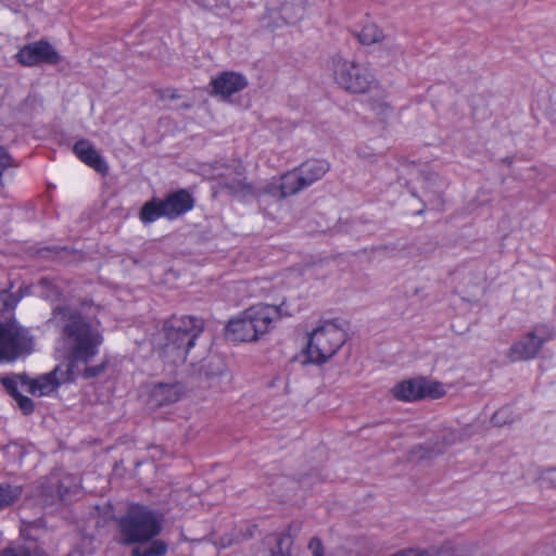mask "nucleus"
Instances as JSON below:
<instances>
[{"instance_id":"nucleus-43","label":"nucleus","mask_w":556,"mask_h":556,"mask_svg":"<svg viewBox=\"0 0 556 556\" xmlns=\"http://www.w3.org/2000/svg\"><path fill=\"white\" fill-rule=\"evenodd\" d=\"M289 5L288 4H283L282 5V14L285 17H289V14H288V11H289Z\"/></svg>"},{"instance_id":"nucleus-9","label":"nucleus","mask_w":556,"mask_h":556,"mask_svg":"<svg viewBox=\"0 0 556 556\" xmlns=\"http://www.w3.org/2000/svg\"><path fill=\"white\" fill-rule=\"evenodd\" d=\"M215 179L219 190L229 194L242 199L255 194L253 185L247 181L244 167L239 163L216 168Z\"/></svg>"},{"instance_id":"nucleus-21","label":"nucleus","mask_w":556,"mask_h":556,"mask_svg":"<svg viewBox=\"0 0 556 556\" xmlns=\"http://www.w3.org/2000/svg\"><path fill=\"white\" fill-rule=\"evenodd\" d=\"M459 440V435L455 431H445L440 434L435 441H429L419 448L425 451V457H432L444 453L451 445Z\"/></svg>"},{"instance_id":"nucleus-16","label":"nucleus","mask_w":556,"mask_h":556,"mask_svg":"<svg viewBox=\"0 0 556 556\" xmlns=\"http://www.w3.org/2000/svg\"><path fill=\"white\" fill-rule=\"evenodd\" d=\"M75 155L98 173L104 175L109 170V166L104 159L98 153L92 143L87 139L78 140L73 148Z\"/></svg>"},{"instance_id":"nucleus-44","label":"nucleus","mask_w":556,"mask_h":556,"mask_svg":"<svg viewBox=\"0 0 556 556\" xmlns=\"http://www.w3.org/2000/svg\"><path fill=\"white\" fill-rule=\"evenodd\" d=\"M190 106H191V104H190V103H184V104L181 105V108H182V109H189Z\"/></svg>"},{"instance_id":"nucleus-4","label":"nucleus","mask_w":556,"mask_h":556,"mask_svg":"<svg viewBox=\"0 0 556 556\" xmlns=\"http://www.w3.org/2000/svg\"><path fill=\"white\" fill-rule=\"evenodd\" d=\"M203 330L202 318L188 315L172 316L164 324L166 336L164 353L173 354L174 363H184Z\"/></svg>"},{"instance_id":"nucleus-17","label":"nucleus","mask_w":556,"mask_h":556,"mask_svg":"<svg viewBox=\"0 0 556 556\" xmlns=\"http://www.w3.org/2000/svg\"><path fill=\"white\" fill-rule=\"evenodd\" d=\"M184 387L178 383H156L150 394V404L162 407L176 403L182 395Z\"/></svg>"},{"instance_id":"nucleus-18","label":"nucleus","mask_w":556,"mask_h":556,"mask_svg":"<svg viewBox=\"0 0 556 556\" xmlns=\"http://www.w3.org/2000/svg\"><path fill=\"white\" fill-rule=\"evenodd\" d=\"M304 181V177L301 176L298 168H294L285 173L280 177V182L270 187V192L279 194L281 198L291 197L307 188Z\"/></svg>"},{"instance_id":"nucleus-5","label":"nucleus","mask_w":556,"mask_h":556,"mask_svg":"<svg viewBox=\"0 0 556 556\" xmlns=\"http://www.w3.org/2000/svg\"><path fill=\"white\" fill-rule=\"evenodd\" d=\"M346 341V333L334 323L327 321L314 329L305 350L308 362L321 365L328 362Z\"/></svg>"},{"instance_id":"nucleus-22","label":"nucleus","mask_w":556,"mask_h":556,"mask_svg":"<svg viewBox=\"0 0 556 556\" xmlns=\"http://www.w3.org/2000/svg\"><path fill=\"white\" fill-rule=\"evenodd\" d=\"M143 224H151L161 217H165V208L162 200L153 198L146 202L139 213Z\"/></svg>"},{"instance_id":"nucleus-38","label":"nucleus","mask_w":556,"mask_h":556,"mask_svg":"<svg viewBox=\"0 0 556 556\" xmlns=\"http://www.w3.org/2000/svg\"><path fill=\"white\" fill-rule=\"evenodd\" d=\"M273 485H277V486H282V485H290L291 488L290 489H293V485H294V481L293 480H290L289 478L287 477H283V476H279V477H276L275 480L271 482Z\"/></svg>"},{"instance_id":"nucleus-15","label":"nucleus","mask_w":556,"mask_h":556,"mask_svg":"<svg viewBox=\"0 0 556 556\" xmlns=\"http://www.w3.org/2000/svg\"><path fill=\"white\" fill-rule=\"evenodd\" d=\"M162 202L165 208V217L168 219H175L184 215L194 205V199L185 189L169 193Z\"/></svg>"},{"instance_id":"nucleus-10","label":"nucleus","mask_w":556,"mask_h":556,"mask_svg":"<svg viewBox=\"0 0 556 556\" xmlns=\"http://www.w3.org/2000/svg\"><path fill=\"white\" fill-rule=\"evenodd\" d=\"M30 350L31 339L27 330L0 324V362L13 361Z\"/></svg>"},{"instance_id":"nucleus-34","label":"nucleus","mask_w":556,"mask_h":556,"mask_svg":"<svg viewBox=\"0 0 556 556\" xmlns=\"http://www.w3.org/2000/svg\"><path fill=\"white\" fill-rule=\"evenodd\" d=\"M15 401L24 415H30L34 412L35 404L28 396L21 394Z\"/></svg>"},{"instance_id":"nucleus-2","label":"nucleus","mask_w":556,"mask_h":556,"mask_svg":"<svg viewBox=\"0 0 556 556\" xmlns=\"http://www.w3.org/2000/svg\"><path fill=\"white\" fill-rule=\"evenodd\" d=\"M286 303L279 306L257 304L247 308L239 317L229 320L226 337L238 342H251L266 333L276 318L290 315L283 311Z\"/></svg>"},{"instance_id":"nucleus-23","label":"nucleus","mask_w":556,"mask_h":556,"mask_svg":"<svg viewBox=\"0 0 556 556\" xmlns=\"http://www.w3.org/2000/svg\"><path fill=\"white\" fill-rule=\"evenodd\" d=\"M52 483L58 484L59 491H55V493L59 494L60 501H64L77 489V479L72 475H61L60 472H53Z\"/></svg>"},{"instance_id":"nucleus-39","label":"nucleus","mask_w":556,"mask_h":556,"mask_svg":"<svg viewBox=\"0 0 556 556\" xmlns=\"http://www.w3.org/2000/svg\"><path fill=\"white\" fill-rule=\"evenodd\" d=\"M392 556H429V555L426 553H422V551L408 548V549L401 551Z\"/></svg>"},{"instance_id":"nucleus-14","label":"nucleus","mask_w":556,"mask_h":556,"mask_svg":"<svg viewBox=\"0 0 556 556\" xmlns=\"http://www.w3.org/2000/svg\"><path fill=\"white\" fill-rule=\"evenodd\" d=\"M292 536L289 533L279 532L267 535L257 551L256 556H292Z\"/></svg>"},{"instance_id":"nucleus-40","label":"nucleus","mask_w":556,"mask_h":556,"mask_svg":"<svg viewBox=\"0 0 556 556\" xmlns=\"http://www.w3.org/2000/svg\"><path fill=\"white\" fill-rule=\"evenodd\" d=\"M224 374H225L224 372V365L220 364L219 366H217L216 372H214V374L206 372V376H207L208 379H214L216 375L224 376Z\"/></svg>"},{"instance_id":"nucleus-7","label":"nucleus","mask_w":556,"mask_h":556,"mask_svg":"<svg viewBox=\"0 0 556 556\" xmlns=\"http://www.w3.org/2000/svg\"><path fill=\"white\" fill-rule=\"evenodd\" d=\"M555 338V329L546 324L535 325L523 338L515 342L507 352L510 362L533 359L543 345Z\"/></svg>"},{"instance_id":"nucleus-12","label":"nucleus","mask_w":556,"mask_h":556,"mask_svg":"<svg viewBox=\"0 0 556 556\" xmlns=\"http://www.w3.org/2000/svg\"><path fill=\"white\" fill-rule=\"evenodd\" d=\"M73 375H67V368L62 371L60 366H56L49 374L42 375L36 379L24 376L22 379V388H27V391L34 395H49L56 388L72 379Z\"/></svg>"},{"instance_id":"nucleus-1","label":"nucleus","mask_w":556,"mask_h":556,"mask_svg":"<svg viewBox=\"0 0 556 556\" xmlns=\"http://www.w3.org/2000/svg\"><path fill=\"white\" fill-rule=\"evenodd\" d=\"M51 321L60 331L67 375H74L76 366L88 364L99 353L103 336L78 308L70 305L55 306Z\"/></svg>"},{"instance_id":"nucleus-8","label":"nucleus","mask_w":556,"mask_h":556,"mask_svg":"<svg viewBox=\"0 0 556 556\" xmlns=\"http://www.w3.org/2000/svg\"><path fill=\"white\" fill-rule=\"evenodd\" d=\"M391 394L397 401L415 402L427 396L438 399L444 394L442 384L425 378H413L396 383Z\"/></svg>"},{"instance_id":"nucleus-28","label":"nucleus","mask_w":556,"mask_h":556,"mask_svg":"<svg viewBox=\"0 0 556 556\" xmlns=\"http://www.w3.org/2000/svg\"><path fill=\"white\" fill-rule=\"evenodd\" d=\"M40 489L41 494L47 497L49 502L53 503L60 501L59 494L55 493V491H59L58 484L52 483V473L41 483Z\"/></svg>"},{"instance_id":"nucleus-27","label":"nucleus","mask_w":556,"mask_h":556,"mask_svg":"<svg viewBox=\"0 0 556 556\" xmlns=\"http://www.w3.org/2000/svg\"><path fill=\"white\" fill-rule=\"evenodd\" d=\"M26 376L23 375H14V376H4L0 378L1 384L7 390V392L15 400L22 393L18 391V387H22V378Z\"/></svg>"},{"instance_id":"nucleus-33","label":"nucleus","mask_w":556,"mask_h":556,"mask_svg":"<svg viewBox=\"0 0 556 556\" xmlns=\"http://www.w3.org/2000/svg\"><path fill=\"white\" fill-rule=\"evenodd\" d=\"M455 549L456 547L453 545V542H446L440 548L422 551V553L429 556H455Z\"/></svg>"},{"instance_id":"nucleus-32","label":"nucleus","mask_w":556,"mask_h":556,"mask_svg":"<svg viewBox=\"0 0 556 556\" xmlns=\"http://www.w3.org/2000/svg\"><path fill=\"white\" fill-rule=\"evenodd\" d=\"M455 556H476V546L465 541L453 542Z\"/></svg>"},{"instance_id":"nucleus-45","label":"nucleus","mask_w":556,"mask_h":556,"mask_svg":"<svg viewBox=\"0 0 556 556\" xmlns=\"http://www.w3.org/2000/svg\"><path fill=\"white\" fill-rule=\"evenodd\" d=\"M287 495H288V494H287V493H285V492H279V493H278V496H280V497H286Z\"/></svg>"},{"instance_id":"nucleus-26","label":"nucleus","mask_w":556,"mask_h":556,"mask_svg":"<svg viewBox=\"0 0 556 556\" xmlns=\"http://www.w3.org/2000/svg\"><path fill=\"white\" fill-rule=\"evenodd\" d=\"M167 552V544L162 540H154L146 547H135L130 556H163Z\"/></svg>"},{"instance_id":"nucleus-35","label":"nucleus","mask_w":556,"mask_h":556,"mask_svg":"<svg viewBox=\"0 0 556 556\" xmlns=\"http://www.w3.org/2000/svg\"><path fill=\"white\" fill-rule=\"evenodd\" d=\"M106 365H108L106 362H101L100 364H98L96 366H87V367H85V369L83 371V377L85 379H91V378L98 377L100 374H102L105 370Z\"/></svg>"},{"instance_id":"nucleus-37","label":"nucleus","mask_w":556,"mask_h":556,"mask_svg":"<svg viewBox=\"0 0 556 556\" xmlns=\"http://www.w3.org/2000/svg\"><path fill=\"white\" fill-rule=\"evenodd\" d=\"M157 97L160 100H177L180 98V94L177 92L176 89L166 88V89H160L157 90Z\"/></svg>"},{"instance_id":"nucleus-19","label":"nucleus","mask_w":556,"mask_h":556,"mask_svg":"<svg viewBox=\"0 0 556 556\" xmlns=\"http://www.w3.org/2000/svg\"><path fill=\"white\" fill-rule=\"evenodd\" d=\"M0 556H45L38 541L31 536H21L0 552Z\"/></svg>"},{"instance_id":"nucleus-6","label":"nucleus","mask_w":556,"mask_h":556,"mask_svg":"<svg viewBox=\"0 0 556 556\" xmlns=\"http://www.w3.org/2000/svg\"><path fill=\"white\" fill-rule=\"evenodd\" d=\"M334 79L340 87L352 93H365L375 84L372 73L362 64L333 58Z\"/></svg>"},{"instance_id":"nucleus-31","label":"nucleus","mask_w":556,"mask_h":556,"mask_svg":"<svg viewBox=\"0 0 556 556\" xmlns=\"http://www.w3.org/2000/svg\"><path fill=\"white\" fill-rule=\"evenodd\" d=\"M17 303V299L7 290H0V312L13 309Z\"/></svg>"},{"instance_id":"nucleus-13","label":"nucleus","mask_w":556,"mask_h":556,"mask_svg":"<svg viewBox=\"0 0 556 556\" xmlns=\"http://www.w3.org/2000/svg\"><path fill=\"white\" fill-rule=\"evenodd\" d=\"M213 92L223 98L243 90L248 86L245 76L236 72H223L211 81Z\"/></svg>"},{"instance_id":"nucleus-3","label":"nucleus","mask_w":556,"mask_h":556,"mask_svg":"<svg viewBox=\"0 0 556 556\" xmlns=\"http://www.w3.org/2000/svg\"><path fill=\"white\" fill-rule=\"evenodd\" d=\"M122 543L132 545L151 541L162 531V515L140 504L128 506L117 520Z\"/></svg>"},{"instance_id":"nucleus-42","label":"nucleus","mask_w":556,"mask_h":556,"mask_svg":"<svg viewBox=\"0 0 556 556\" xmlns=\"http://www.w3.org/2000/svg\"><path fill=\"white\" fill-rule=\"evenodd\" d=\"M194 2H195L199 7H201V8H203V9H208V8H210V5H208L207 3H205V1H204V0H194Z\"/></svg>"},{"instance_id":"nucleus-20","label":"nucleus","mask_w":556,"mask_h":556,"mask_svg":"<svg viewBox=\"0 0 556 556\" xmlns=\"http://www.w3.org/2000/svg\"><path fill=\"white\" fill-rule=\"evenodd\" d=\"M301 176L304 177L306 187L312 186L321 179L329 170V163L325 160H308L296 167Z\"/></svg>"},{"instance_id":"nucleus-24","label":"nucleus","mask_w":556,"mask_h":556,"mask_svg":"<svg viewBox=\"0 0 556 556\" xmlns=\"http://www.w3.org/2000/svg\"><path fill=\"white\" fill-rule=\"evenodd\" d=\"M357 38L362 45H372L380 42L386 37L376 24H367L357 33Z\"/></svg>"},{"instance_id":"nucleus-41","label":"nucleus","mask_w":556,"mask_h":556,"mask_svg":"<svg viewBox=\"0 0 556 556\" xmlns=\"http://www.w3.org/2000/svg\"><path fill=\"white\" fill-rule=\"evenodd\" d=\"M378 109H379V114H383V115H387V113L390 111V106H388L387 104H380V105H378Z\"/></svg>"},{"instance_id":"nucleus-36","label":"nucleus","mask_w":556,"mask_h":556,"mask_svg":"<svg viewBox=\"0 0 556 556\" xmlns=\"http://www.w3.org/2000/svg\"><path fill=\"white\" fill-rule=\"evenodd\" d=\"M308 549L312 556H325V551L321 541L318 538H313L308 543Z\"/></svg>"},{"instance_id":"nucleus-30","label":"nucleus","mask_w":556,"mask_h":556,"mask_svg":"<svg viewBox=\"0 0 556 556\" xmlns=\"http://www.w3.org/2000/svg\"><path fill=\"white\" fill-rule=\"evenodd\" d=\"M539 481L542 486L556 488V468L543 470L539 476Z\"/></svg>"},{"instance_id":"nucleus-29","label":"nucleus","mask_w":556,"mask_h":556,"mask_svg":"<svg viewBox=\"0 0 556 556\" xmlns=\"http://www.w3.org/2000/svg\"><path fill=\"white\" fill-rule=\"evenodd\" d=\"M513 420L511 409L509 406H505L496 410L492 416V424L494 426H504Z\"/></svg>"},{"instance_id":"nucleus-25","label":"nucleus","mask_w":556,"mask_h":556,"mask_svg":"<svg viewBox=\"0 0 556 556\" xmlns=\"http://www.w3.org/2000/svg\"><path fill=\"white\" fill-rule=\"evenodd\" d=\"M22 489L9 483H0V510L14 504L21 496Z\"/></svg>"},{"instance_id":"nucleus-11","label":"nucleus","mask_w":556,"mask_h":556,"mask_svg":"<svg viewBox=\"0 0 556 556\" xmlns=\"http://www.w3.org/2000/svg\"><path fill=\"white\" fill-rule=\"evenodd\" d=\"M17 61L26 66L39 63L56 64L60 61L58 51L45 40L28 43L21 48L16 54Z\"/></svg>"}]
</instances>
